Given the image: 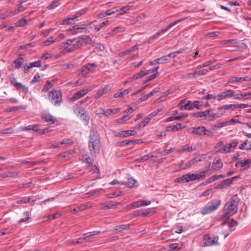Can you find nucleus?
Here are the masks:
<instances>
[{"mask_svg": "<svg viewBox=\"0 0 251 251\" xmlns=\"http://www.w3.org/2000/svg\"><path fill=\"white\" fill-rule=\"evenodd\" d=\"M210 113V110H207L204 111L198 112L197 113H194L192 114L194 117H200L202 118L203 117H206Z\"/></svg>", "mask_w": 251, "mask_h": 251, "instance_id": "7c9ffc66", "label": "nucleus"}, {"mask_svg": "<svg viewBox=\"0 0 251 251\" xmlns=\"http://www.w3.org/2000/svg\"><path fill=\"white\" fill-rule=\"evenodd\" d=\"M150 117L148 116L141 123H139L135 127V128L140 129V128L145 127L151 120Z\"/></svg>", "mask_w": 251, "mask_h": 251, "instance_id": "c85d7f7f", "label": "nucleus"}, {"mask_svg": "<svg viewBox=\"0 0 251 251\" xmlns=\"http://www.w3.org/2000/svg\"><path fill=\"white\" fill-rule=\"evenodd\" d=\"M239 202V199L237 195L233 196L225 204L224 207L225 213L222 215V218L225 219L233 215L237 211V207Z\"/></svg>", "mask_w": 251, "mask_h": 251, "instance_id": "f257e3e1", "label": "nucleus"}, {"mask_svg": "<svg viewBox=\"0 0 251 251\" xmlns=\"http://www.w3.org/2000/svg\"><path fill=\"white\" fill-rule=\"evenodd\" d=\"M120 111V108L115 109H107L105 110L104 115L105 116H108L112 114L117 113Z\"/></svg>", "mask_w": 251, "mask_h": 251, "instance_id": "e433bc0d", "label": "nucleus"}, {"mask_svg": "<svg viewBox=\"0 0 251 251\" xmlns=\"http://www.w3.org/2000/svg\"><path fill=\"white\" fill-rule=\"evenodd\" d=\"M74 112L78 117H82L85 113L87 112L86 110L82 107L76 106L74 108Z\"/></svg>", "mask_w": 251, "mask_h": 251, "instance_id": "5701e85b", "label": "nucleus"}, {"mask_svg": "<svg viewBox=\"0 0 251 251\" xmlns=\"http://www.w3.org/2000/svg\"><path fill=\"white\" fill-rule=\"evenodd\" d=\"M57 39H53L52 36L50 37L46 41H44L42 44L43 46H49L51 44H52L56 41H58Z\"/></svg>", "mask_w": 251, "mask_h": 251, "instance_id": "58836bf2", "label": "nucleus"}, {"mask_svg": "<svg viewBox=\"0 0 251 251\" xmlns=\"http://www.w3.org/2000/svg\"><path fill=\"white\" fill-rule=\"evenodd\" d=\"M132 90V88L129 87L127 89H124V90H121L120 92H117L115 94H114L113 97L115 98H121L123 97L126 95H127L130 92H131Z\"/></svg>", "mask_w": 251, "mask_h": 251, "instance_id": "a211bd4d", "label": "nucleus"}, {"mask_svg": "<svg viewBox=\"0 0 251 251\" xmlns=\"http://www.w3.org/2000/svg\"><path fill=\"white\" fill-rule=\"evenodd\" d=\"M228 83H235L239 81H242V77H237L235 76H231L228 79Z\"/></svg>", "mask_w": 251, "mask_h": 251, "instance_id": "37998d69", "label": "nucleus"}, {"mask_svg": "<svg viewBox=\"0 0 251 251\" xmlns=\"http://www.w3.org/2000/svg\"><path fill=\"white\" fill-rule=\"evenodd\" d=\"M52 86V85L50 83V82L49 81H47L46 84L44 85L43 87L42 88V91L43 92H46Z\"/></svg>", "mask_w": 251, "mask_h": 251, "instance_id": "8fccbe9b", "label": "nucleus"}, {"mask_svg": "<svg viewBox=\"0 0 251 251\" xmlns=\"http://www.w3.org/2000/svg\"><path fill=\"white\" fill-rule=\"evenodd\" d=\"M110 91V88L109 85H106L104 87H102L100 89H99L97 94L95 96V98L96 99H99L100 97H102L103 95L107 94Z\"/></svg>", "mask_w": 251, "mask_h": 251, "instance_id": "2eb2a0df", "label": "nucleus"}, {"mask_svg": "<svg viewBox=\"0 0 251 251\" xmlns=\"http://www.w3.org/2000/svg\"><path fill=\"white\" fill-rule=\"evenodd\" d=\"M131 8V7H130L129 5L122 7L119 10H118V12H120V13L118 14V15H122L124 14L129 13Z\"/></svg>", "mask_w": 251, "mask_h": 251, "instance_id": "72a5a7b5", "label": "nucleus"}, {"mask_svg": "<svg viewBox=\"0 0 251 251\" xmlns=\"http://www.w3.org/2000/svg\"><path fill=\"white\" fill-rule=\"evenodd\" d=\"M15 87H16L18 90H22L24 92H25V94L27 93L28 91V87H26L25 86L23 85L20 82H18L15 83Z\"/></svg>", "mask_w": 251, "mask_h": 251, "instance_id": "c9c22d12", "label": "nucleus"}, {"mask_svg": "<svg viewBox=\"0 0 251 251\" xmlns=\"http://www.w3.org/2000/svg\"><path fill=\"white\" fill-rule=\"evenodd\" d=\"M88 147L91 155L95 156L99 153L100 141L97 132L94 131L90 132Z\"/></svg>", "mask_w": 251, "mask_h": 251, "instance_id": "f03ea898", "label": "nucleus"}, {"mask_svg": "<svg viewBox=\"0 0 251 251\" xmlns=\"http://www.w3.org/2000/svg\"><path fill=\"white\" fill-rule=\"evenodd\" d=\"M193 151L192 147L186 144L183 147V149L180 150V152H192Z\"/></svg>", "mask_w": 251, "mask_h": 251, "instance_id": "3c124183", "label": "nucleus"}, {"mask_svg": "<svg viewBox=\"0 0 251 251\" xmlns=\"http://www.w3.org/2000/svg\"><path fill=\"white\" fill-rule=\"evenodd\" d=\"M120 202L114 201H110L108 204L101 203L100 208L102 209H109L114 208L116 205L120 204Z\"/></svg>", "mask_w": 251, "mask_h": 251, "instance_id": "6ab92c4d", "label": "nucleus"}, {"mask_svg": "<svg viewBox=\"0 0 251 251\" xmlns=\"http://www.w3.org/2000/svg\"><path fill=\"white\" fill-rule=\"evenodd\" d=\"M88 236H85L82 238H79L77 239H75L70 242V243L72 244H76L79 243H82L84 242V240H87Z\"/></svg>", "mask_w": 251, "mask_h": 251, "instance_id": "49530a36", "label": "nucleus"}, {"mask_svg": "<svg viewBox=\"0 0 251 251\" xmlns=\"http://www.w3.org/2000/svg\"><path fill=\"white\" fill-rule=\"evenodd\" d=\"M192 165H193V162L192 161L190 160L186 162L185 164L183 163V161H182V163L180 164V167L182 169H186L190 167Z\"/></svg>", "mask_w": 251, "mask_h": 251, "instance_id": "c03bdc74", "label": "nucleus"}, {"mask_svg": "<svg viewBox=\"0 0 251 251\" xmlns=\"http://www.w3.org/2000/svg\"><path fill=\"white\" fill-rule=\"evenodd\" d=\"M60 5V2L58 0H53L47 7V8L50 10L53 9Z\"/></svg>", "mask_w": 251, "mask_h": 251, "instance_id": "ea45409f", "label": "nucleus"}, {"mask_svg": "<svg viewBox=\"0 0 251 251\" xmlns=\"http://www.w3.org/2000/svg\"><path fill=\"white\" fill-rule=\"evenodd\" d=\"M192 77H195V72L193 73H188L181 76V78L183 79H189Z\"/></svg>", "mask_w": 251, "mask_h": 251, "instance_id": "e2e57ef3", "label": "nucleus"}, {"mask_svg": "<svg viewBox=\"0 0 251 251\" xmlns=\"http://www.w3.org/2000/svg\"><path fill=\"white\" fill-rule=\"evenodd\" d=\"M97 66V65L95 63L88 64L80 69V73L83 76H85Z\"/></svg>", "mask_w": 251, "mask_h": 251, "instance_id": "9b49d317", "label": "nucleus"}, {"mask_svg": "<svg viewBox=\"0 0 251 251\" xmlns=\"http://www.w3.org/2000/svg\"><path fill=\"white\" fill-rule=\"evenodd\" d=\"M26 24H27V21L24 18H22L16 22L15 25L17 27H22Z\"/></svg>", "mask_w": 251, "mask_h": 251, "instance_id": "a18cd8bd", "label": "nucleus"}, {"mask_svg": "<svg viewBox=\"0 0 251 251\" xmlns=\"http://www.w3.org/2000/svg\"><path fill=\"white\" fill-rule=\"evenodd\" d=\"M89 207L87 204H81L75 207H70L69 211L72 213L78 212L87 209Z\"/></svg>", "mask_w": 251, "mask_h": 251, "instance_id": "aec40b11", "label": "nucleus"}, {"mask_svg": "<svg viewBox=\"0 0 251 251\" xmlns=\"http://www.w3.org/2000/svg\"><path fill=\"white\" fill-rule=\"evenodd\" d=\"M157 60L158 61L159 64H163L166 63L169 60L168 59V56L165 55L157 58Z\"/></svg>", "mask_w": 251, "mask_h": 251, "instance_id": "5fc2aeb1", "label": "nucleus"}, {"mask_svg": "<svg viewBox=\"0 0 251 251\" xmlns=\"http://www.w3.org/2000/svg\"><path fill=\"white\" fill-rule=\"evenodd\" d=\"M208 72V71L206 69H203L202 70L195 71V77H196L197 76L206 75Z\"/></svg>", "mask_w": 251, "mask_h": 251, "instance_id": "09e8293b", "label": "nucleus"}, {"mask_svg": "<svg viewBox=\"0 0 251 251\" xmlns=\"http://www.w3.org/2000/svg\"><path fill=\"white\" fill-rule=\"evenodd\" d=\"M38 125H29L27 126H22L21 127V130L23 131H27V130H33V131H37Z\"/></svg>", "mask_w": 251, "mask_h": 251, "instance_id": "2f4dec72", "label": "nucleus"}, {"mask_svg": "<svg viewBox=\"0 0 251 251\" xmlns=\"http://www.w3.org/2000/svg\"><path fill=\"white\" fill-rule=\"evenodd\" d=\"M234 96V91L231 89L226 90L216 96L218 101L231 98Z\"/></svg>", "mask_w": 251, "mask_h": 251, "instance_id": "1a4fd4ad", "label": "nucleus"}, {"mask_svg": "<svg viewBox=\"0 0 251 251\" xmlns=\"http://www.w3.org/2000/svg\"><path fill=\"white\" fill-rule=\"evenodd\" d=\"M207 171V170L202 171L199 174L188 173L176 178L175 182L176 183H184L191 181L203 179L205 177Z\"/></svg>", "mask_w": 251, "mask_h": 251, "instance_id": "7ed1b4c3", "label": "nucleus"}, {"mask_svg": "<svg viewBox=\"0 0 251 251\" xmlns=\"http://www.w3.org/2000/svg\"><path fill=\"white\" fill-rule=\"evenodd\" d=\"M221 201L217 200L215 204H212L209 207H205L202 213L205 214L211 213V212L216 210L219 207Z\"/></svg>", "mask_w": 251, "mask_h": 251, "instance_id": "4468645a", "label": "nucleus"}, {"mask_svg": "<svg viewBox=\"0 0 251 251\" xmlns=\"http://www.w3.org/2000/svg\"><path fill=\"white\" fill-rule=\"evenodd\" d=\"M25 217L20 219L19 221V224H21L22 223L26 222L29 218V215L28 212L24 213Z\"/></svg>", "mask_w": 251, "mask_h": 251, "instance_id": "13d9d810", "label": "nucleus"}, {"mask_svg": "<svg viewBox=\"0 0 251 251\" xmlns=\"http://www.w3.org/2000/svg\"><path fill=\"white\" fill-rule=\"evenodd\" d=\"M193 108V103L190 101H188L187 103H186L184 105L180 106L179 108L180 110H183L184 109L191 110Z\"/></svg>", "mask_w": 251, "mask_h": 251, "instance_id": "4c0bfd02", "label": "nucleus"}, {"mask_svg": "<svg viewBox=\"0 0 251 251\" xmlns=\"http://www.w3.org/2000/svg\"><path fill=\"white\" fill-rule=\"evenodd\" d=\"M205 131V127L204 126H198L192 128L191 133L193 134L198 135H203V131Z\"/></svg>", "mask_w": 251, "mask_h": 251, "instance_id": "b1692460", "label": "nucleus"}, {"mask_svg": "<svg viewBox=\"0 0 251 251\" xmlns=\"http://www.w3.org/2000/svg\"><path fill=\"white\" fill-rule=\"evenodd\" d=\"M186 18V17L180 18L179 19L176 20V21H175V22H174L173 23H170L166 27L162 29L159 31H158V32L155 33L154 34H153L151 37V39L152 40L156 39L159 36H160L162 33H164V32L167 31L168 30H169L170 28L172 27L173 26L177 24H178V23H180V22L182 21L183 20H185Z\"/></svg>", "mask_w": 251, "mask_h": 251, "instance_id": "39448f33", "label": "nucleus"}, {"mask_svg": "<svg viewBox=\"0 0 251 251\" xmlns=\"http://www.w3.org/2000/svg\"><path fill=\"white\" fill-rule=\"evenodd\" d=\"M77 38L80 40V42L82 41H89L91 40V38L88 35H83L78 36Z\"/></svg>", "mask_w": 251, "mask_h": 251, "instance_id": "774afa93", "label": "nucleus"}, {"mask_svg": "<svg viewBox=\"0 0 251 251\" xmlns=\"http://www.w3.org/2000/svg\"><path fill=\"white\" fill-rule=\"evenodd\" d=\"M137 183V181L133 178H129L127 181L124 183L126 186L128 187L131 188L135 186V184Z\"/></svg>", "mask_w": 251, "mask_h": 251, "instance_id": "473e14b6", "label": "nucleus"}, {"mask_svg": "<svg viewBox=\"0 0 251 251\" xmlns=\"http://www.w3.org/2000/svg\"><path fill=\"white\" fill-rule=\"evenodd\" d=\"M65 46L68 48H71V46H73V39L67 40V41L63 44V47L64 48L65 50Z\"/></svg>", "mask_w": 251, "mask_h": 251, "instance_id": "052dcab7", "label": "nucleus"}, {"mask_svg": "<svg viewBox=\"0 0 251 251\" xmlns=\"http://www.w3.org/2000/svg\"><path fill=\"white\" fill-rule=\"evenodd\" d=\"M185 126H182L180 123H178L176 125H171L168 126L167 127V130H171L172 131H176L183 129Z\"/></svg>", "mask_w": 251, "mask_h": 251, "instance_id": "a878e982", "label": "nucleus"}, {"mask_svg": "<svg viewBox=\"0 0 251 251\" xmlns=\"http://www.w3.org/2000/svg\"><path fill=\"white\" fill-rule=\"evenodd\" d=\"M101 189H96L92 190L88 193L85 194V195L87 197H90L97 193H100V192Z\"/></svg>", "mask_w": 251, "mask_h": 251, "instance_id": "603ef678", "label": "nucleus"}, {"mask_svg": "<svg viewBox=\"0 0 251 251\" xmlns=\"http://www.w3.org/2000/svg\"><path fill=\"white\" fill-rule=\"evenodd\" d=\"M146 17V15L144 13L140 14L138 16L136 17L135 19L132 20L130 22V24L131 25H135L137 23H141V19H144Z\"/></svg>", "mask_w": 251, "mask_h": 251, "instance_id": "c756f323", "label": "nucleus"}, {"mask_svg": "<svg viewBox=\"0 0 251 251\" xmlns=\"http://www.w3.org/2000/svg\"><path fill=\"white\" fill-rule=\"evenodd\" d=\"M24 61V59L23 57H19L18 58L15 59L14 61V63L15 64V67L17 69H19L21 68L22 64L23 63Z\"/></svg>", "mask_w": 251, "mask_h": 251, "instance_id": "f704fd0d", "label": "nucleus"}, {"mask_svg": "<svg viewBox=\"0 0 251 251\" xmlns=\"http://www.w3.org/2000/svg\"><path fill=\"white\" fill-rule=\"evenodd\" d=\"M125 30V28L123 26H118L114 28L112 30V33H114L115 35L117 33H122Z\"/></svg>", "mask_w": 251, "mask_h": 251, "instance_id": "de8ad7c7", "label": "nucleus"}, {"mask_svg": "<svg viewBox=\"0 0 251 251\" xmlns=\"http://www.w3.org/2000/svg\"><path fill=\"white\" fill-rule=\"evenodd\" d=\"M83 156V161L89 164H93V161L91 157L88 156L87 154H85Z\"/></svg>", "mask_w": 251, "mask_h": 251, "instance_id": "0e129e2a", "label": "nucleus"}, {"mask_svg": "<svg viewBox=\"0 0 251 251\" xmlns=\"http://www.w3.org/2000/svg\"><path fill=\"white\" fill-rule=\"evenodd\" d=\"M31 198L24 197L17 201V203H27L30 201Z\"/></svg>", "mask_w": 251, "mask_h": 251, "instance_id": "bf43d9fd", "label": "nucleus"}, {"mask_svg": "<svg viewBox=\"0 0 251 251\" xmlns=\"http://www.w3.org/2000/svg\"><path fill=\"white\" fill-rule=\"evenodd\" d=\"M227 224L229 227H232L237 225V222L233 219H231L227 222Z\"/></svg>", "mask_w": 251, "mask_h": 251, "instance_id": "338daca9", "label": "nucleus"}, {"mask_svg": "<svg viewBox=\"0 0 251 251\" xmlns=\"http://www.w3.org/2000/svg\"><path fill=\"white\" fill-rule=\"evenodd\" d=\"M237 141H234L232 143L225 145L222 150L219 151L221 152H229L231 151V149H234L238 145Z\"/></svg>", "mask_w": 251, "mask_h": 251, "instance_id": "dca6fc26", "label": "nucleus"}, {"mask_svg": "<svg viewBox=\"0 0 251 251\" xmlns=\"http://www.w3.org/2000/svg\"><path fill=\"white\" fill-rule=\"evenodd\" d=\"M251 160L247 159L244 161H237L235 164V166L237 168L241 167L245 168H249L250 167Z\"/></svg>", "mask_w": 251, "mask_h": 251, "instance_id": "412c9836", "label": "nucleus"}, {"mask_svg": "<svg viewBox=\"0 0 251 251\" xmlns=\"http://www.w3.org/2000/svg\"><path fill=\"white\" fill-rule=\"evenodd\" d=\"M129 229V225L125 224L115 226L114 228V230L116 232H121L125 230H128Z\"/></svg>", "mask_w": 251, "mask_h": 251, "instance_id": "393cba45", "label": "nucleus"}, {"mask_svg": "<svg viewBox=\"0 0 251 251\" xmlns=\"http://www.w3.org/2000/svg\"><path fill=\"white\" fill-rule=\"evenodd\" d=\"M81 118H82V120L84 122V124L86 125H87L88 124V123L89 122V120H90V118L88 115L87 112L85 113V115H83Z\"/></svg>", "mask_w": 251, "mask_h": 251, "instance_id": "680f3d73", "label": "nucleus"}, {"mask_svg": "<svg viewBox=\"0 0 251 251\" xmlns=\"http://www.w3.org/2000/svg\"><path fill=\"white\" fill-rule=\"evenodd\" d=\"M218 241V236L210 237L208 234H205L203 236V244L205 246H211L219 245Z\"/></svg>", "mask_w": 251, "mask_h": 251, "instance_id": "423d86ee", "label": "nucleus"}, {"mask_svg": "<svg viewBox=\"0 0 251 251\" xmlns=\"http://www.w3.org/2000/svg\"><path fill=\"white\" fill-rule=\"evenodd\" d=\"M91 90V88H85L74 94L71 98V100L75 101L84 96L87 93Z\"/></svg>", "mask_w": 251, "mask_h": 251, "instance_id": "6e6552de", "label": "nucleus"}, {"mask_svg": "<svg viewBox=\"0 0 251 251\" xmlns=\"http://www.w3.org/2000/svg\"><path fill=\"white\" fill-rule=\"evenodd\" d=\"M109 22L108 20H106L101 23L99 25H93L92 26H91V28H93L95 32H98L100 31L104 26L108 25H109Z\"/></svg>", "mask_w": 251, "mask_h": 251, "instance_id": "bb28decb", "label": "nucleus"}, {"mask_svg": "<svg viewBox=\"0 0 251 251\" xmlns=\"http://www.w3.org/2000/svg\"><path fill=\"white\" fill-rule=\"evenodd\" d=\"M238 176H234L230 178H227L223 180L220 183H219L215 187L216 189H223L229 186L232 183L233 181H235Z\"/></svg>", "mask_w": 251, "mask_h": 251, "instance_id": "0eeeda50", "label": "nucleus"}, {"mask_svg": "<svg viewBox=\"0 0 251 251\" xmlns=\"http://www.w3.org/2000/svg\"><path fill=\"white\" fill-rule=\"evenodd\" d=\"M214 62V61H213V60H209L205 63H204L203 64H201V65H200L199 66H198L197 67V69H201L202 68H204V67H207L212 64H213V63Z\"/></svg>", "mask_w": 251, "mask_h": 251, "instance_id": "864d4df0", "label": "nucleus"}, {"mask_svg": "<svg viewBox=\"0 0 251 251\" xmlns=\"http://www.w3.org/2000/svg\"><path fill=\"white\" fill-rule=\"evenodd\" d=\"M68 31L70 32L71 34L74 35L75 34H77L78 33L83 32V31H76V25L74 26L71 28L68 29Z\"/></svg>", "mask_w": 251, "mask_h": 251, "instance_id": "4d7b16f0", "label": "nucleus"}, {"mask_svg": "<svg viewBox=\"0 0 251 251\" xmlns=\"http://www.w3.org/2000/svg\"><path fill=\"white\" fill-rule=\"evenodd\" d=\"M41 118L49 124H54L57 122V119L49 113H43Z\"/></svg>", "mask_w": 251, "mask_h": 251, "instance_id": "f8f14e48", "label": "nucleus"}, {"mask_svg": "<svg viewBox=\"0 0 251 251\" xmlns=\"http://www.w3.org/2000/svg\"><path fill=\"white\" fill-rule=\"evenodd\" d=\"M223 167V162L220 159H214L212 165L211 166V170L217 171L220 170Z\"/></svg>", "mask_w": 251, "mask_h": 251, "instance_id": "f3484780", "label": "nucleus"}, {"mask_svg": "<svg viewBox=\"0 0 251 251\" xmlns=\"http://www.w3.org/2000/svg\"><path fill=\"white\" fill-rule=\"evenodd\" d=\"M136 133H137V132L134 130H124V131H122L120 133V135L122 137H127L129 136L134 135Z\"/></svg>", "mask_w": 251, "mask_h": 251, "instance_id": "cd10ccee", "label": "nucleus"}, {"mask_svg": "<svg viewBox=\"0 0 251 251\" xmlns=\"http://www.w3.org/2000/svg\"><path fill=\"white\" fill-rule=\"evenodd\" d=\"M82 45V42H80V40L77 38H73V46H71V48L66 47L65 46V50L68 52H71L80 48Z\"/></svg>", "mask_w": 251, "mask_h": 251, "instance_id": "9d476101", "label": "nucleus"}, {"mask_svg": "<svg viewBox=\"0 0 251 251\" xmlns=\"http://www.w3.org/2000/svg\"><path fill=\"white\" fill-rule=\"evenodd\" d=\"M118 12V9H116L115 8H113L112 9H109L106 11H105V15L108 16L112 15L116 12Z\"/></svg>", "mask_w": 251, "mask_h": 251, "instance_id": "69168bd1", "label": "nucleus"}, {"mask_svg": "<svg viewBox=\"0 0 251 251\" xmlns=\"http://www.w3.org/2000/svg\"><path fill=\"white\" fill-rule=\"evenodd\" d=\"M137 50L138 48L136 46H133L128 50H126L120 52L119 53V56H123L127 54H129L130 57H132L134 56L136 54H137Z\"/></svg>", "mask_w": 251, "mask_h": 251, "instance_id": "ddd939ff", "label": "nucleus"}, {"mask_svg": "<svg viewBox=\"0 0 251 251\" xmlns=\"http://www.w3.org/2000/svg\"><path fill=\"white\" fill-rule=\"evenodd\" d=\"M26 108L25 106H14L12 107H10L8 109V111L9 112H12V111H16L20 109H25Z\"/></svg>", "mask_w": 251, "mask_h": 251, "instance_id": "6e6d98bb", "label": "nucleus"}, {"mask_svg": "<svg viewBox=\"0 0 251 251\" xmlns=\"http://www.w3.org/2000/svg\"><path fill=\"white\" fill-rule=\"evenodd\" d=\"M19 13L18 12V10L17 9H15L14 10H11V11H6L4 14V15L5 17H11V16H14L15 15H17Z\"/></svg>", "mask_w": 251, "mask_h": 251, "instance_id": "79ce46f5", "label": "nucleus"}, {"mask_svg": "<svg viewBox=\"0 0 251 251\" xmlns=\"http://www.w3.org/2000/svg\"><path fill=\"white\" fill-rule=\"evenodd\" d=\"M141 202H139V201L133 202L130 204L127 205L126 207H125V209H130L132 208H138L141 207V205L140 203Z\"/></svg>", "mask_w": 251, "mask_h": 251, "instance_id": "a19ab883", "label": "nucleus"}, {"mask_svg": "<svg viewBox=\"0 0 251 251\" xmlns=\"http://www.w3.org/2000/svg\"><path fill=\"white\" fill-rule=\"evenodd\" d=\"M150 213L149 209H141L135 211L133 213V215L134 217L143 216L144 217L147 216Z\"/></svg>", "mask_w": 251, "mask_h": 251, "instance_id": "4be33fe9", "label": "nucleus"}, {"mask_svg": "<svg viewBox=\"0 0 251 251\" xmlns=\"http://www.w3.org/2000/svg\"><path fill=\"white\" fill-rule=\"evenodd\" d=\"M49 100L54 105H59L62 102V94L60 91L52 90L49 93Z\"/></svg>", "mask_w": 251, "mask_h": 251, "instance_id": "20e7f679", "label": "nucleus"}]
</instances>
